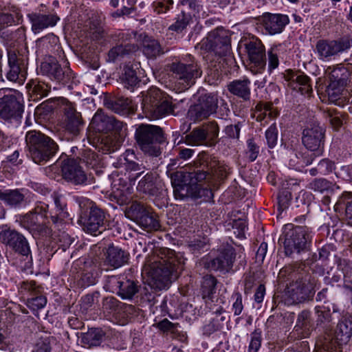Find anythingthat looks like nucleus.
<instances>
[{
	"label": "nucleus",
	"mask_w": 352,
	"mask_h": 352,
	"mask_svg": "<svg viewBox=\"0 0 352 352\" xmlns=\"http://www.w3.org/2000/svg\"><path fill=\"white\" fill-rule=\"evenodd\" d=\"M185 259L175 251L161 248L155 249L148 256L144 265V271L151 278L152 287L160 290L168 288L183 271Z\"/></svg>",
	"instance_id": "obj_2"
},
{
	"label": "nucleus",
	"mask_w": 352,
	"mask_h": 352,
	"mask_svg": "<svg viewBox=\"0 0 352 352\" xmlns=\"http://www.w3.org/2000/svg\"><path fill=\"white\" fill-rule=\"evenodd\" d=\"M31 87H32L33 92L41 98L47 95L50 90V87L43 82L32 80L31 82Z\"/></svg>",
	"instance_id": "obj_55"
},
{
	"label": "nucleus",
	"mask_w": 352,
	"mask_h": 352,
	"mask_svg": "<svg viewBox=\"0 0 352 352\" xmlns=\"http://www.w3.org/2000/svg\"><path fill=\"white\" fill-rule=\"evenodd\" d=\"M325 118L335 129H338L342 124V115L335 109L329 108L324 112Z\"/></svg>",
	"instance_id": "obj_49"
},
{
	"label": "nucleus",
	"mask_w": 352,
	"mask_h": 352,
	"mask_svg": "<svg viewBox=\"0 0 352 352\" xmlns=\"http://www.w3.org/2000/svg\"><path fill=\"white\" fill-rule=\"evenodd\" d=\"M142 52L148 58H155L164 53L159 42L147 36L142 41Z\"/></svg>",
	"instance_id": "obj_37"
},
{
	"label": "nucleus",
	"mask_w": 352,
	"mask_h": 352,
	"mask_svg": "<svg viewBox=\"0 0 352 352\" xmlns=\"http://www.w3.org/2000/svg\"><path fill=\"white\" fill-rule=\"evenodd\" d=\"M47 303V298L43 295L29 298L27 302L28 307L34 310H38L43 308Z\"/></svg>",
	"instance_id": "obj_54"
},
{
	"label": "nucleus",
	"mask_w": 352,
	"mask_h": 352,
	"mask_svg": "<svg viewBox=\"0 0 352 352\" xmlns=\"http://www.w3.org/2000/svg\"><path fill=\"white\" fill-rule=\"evenodd\" d=\"M325 139V129L318 123L308 125L302 132V142L303 145L315 156L322 155Z\"/></svg>",
	"instance_id": "obj_15"
},
{
	"label": "nucleus",
	"mask_w": 352,
	"mask_h": 352,
	"mask_svg": "<svg viewBox=\"0 0 352 352\" xmlns=\"http://www.w3.org/2000/svg\"><path fill=\"white\" fill-rule=\"evenodd\" d=\"M278 131L276 124H272L265 131L267 146L273 148L277 144Z\"/></svg>",
	"instance_id": "obj_52"
},
{
	"label": "nucleus",
	"mask_w": 352,
	"mask_h": 352,
	"mask_svg": "<svg viewBox=\"0 0 352 352\" xmlns=\"http://www.w3.org/2000/svg\"><path fill=\"white\" fill-rule=\"evenodd\" d=\"M9 70L6 74L8 80L23 84L28 74V58L26 56L16 53L14 50H8Z\"/></svg>",
	"instance_id": "obj_16"
},
{
	"label": "nucleus",
	"mask_w": 352,
	"mask_h": 352,
	"mask_svg": "<svg viewBox=\"0 0 352 352\" xmlns=\"http://www.w3.org/2000/svg\"><path fill=\"white\" fill-rule=\"evenodd\" d=\"M124 276H108L105 283L107 290L118 294Z\"/></svg>",
	"instance_id": "obj_50"
},
{
	"label": "nucleus",
	"mask_w": 352,
	"mask_h": 352,
	"mask_svg": "<svg viewBox=\"0 0 352 352\" xmlns=\"http://www.w3.org/2000/svg\"><path fill=\"white\" fill-rule=\"evenodd\" d=\"M287 157L289 166L293 169L300 171V152H297L295 150H289L288 151Z\"/></svg>",
	"instance_id": "obj_53"
},
{
	"label": "nucleus",
	"mask_w": 352,
	"mask_h": 352,
	"mask_svg": "<svg viewBox=\"0 0 352 352\" xmlns=\"http://www.w3.org/2000/svg\"><path fill=\"white\" fill-rule=\"evenodd\" d=\"M170 71L184 88L190 87L201 77L202 71L197 62L189 56V60H182L170 65Z\"/></svg>",
	"instance_id": "obj_9"
},
{
	"label": "nucleus",
	"mask_w": 352,
	"mask_h": 352,
	"mask_svg": "<svg viewBox=\"0 0 352 352\" xmlns=\"http://www.w3.org/2000/svg\"><path fill=\"white\" fill-rule=\"evenodd\" d=\"M0 242L12 249L14 252L32 261V252L26 238L15 230L5 226L0 232Z\"/></svg>",
	"instance_id": "obj_11"
},
{
	"label": "nucleus",
	"mask_w": 352,
	"mask_h": 352,
	"mask_svg": "<svg viewBox=\"0 0 352 352\" xmlns=\"http://www.w3.org/2000/svg\"><path fill=\"white\" fill-rule=\"evenodd\" d=\"M290 80L296 85L294 86V89L298 91L302 95L309 96L312 92V87L310 83V78L302 72H296L292 74Z\"/></svg>",
	"instance_id": "obj_35"
},
{
	"label": "nucleus",
	"mask_w": 352,
	"mask_h": 352,
	"mask_svg": "<svg viewBox=\"0 0 352 352\" xmlns=\"http://www.w3.org/2000/svg\"><path fill=\"white\" fill-rule=\"evenodd\" d=\"M244 46L250 60V71L253 74H262L266 65L265 50L262 42L252 37L245 41Z\"/></svg>",
	"instance_id": "obj_12"
},
{
	"label": "nucleus",
	"mask_w": 352,
	"mask_h": 352,
	"mask_svg": "<svg viewBox=\"0 0 352 352\" xmlns=\"http://www.w3.org/2000/svg\"><path fill=\"white\" fill-rule=\"evenodd\" d=\"M119 301L113 296L104 298L102 302V308L109 313L115 311L118 307Z\"/></svg>",
	"instance_id": "obj_63"
},
{
	"label": "nucleus",
	"mask_w": 352,
	"mask_h": 352,
	"mask_svg": "<svg viewBox=\"0 0 352 352\" xmlns=\"http://www.w3.org/2000/svg\"><path fill=\"white\" fill-rule=\"evenodd\" d=\"M63 177L74 185H87V176L78 161L69 158L62 162Z\"/></svg>",
	"instance_id": "obj_22"
},
{
	"label": "nucleus",
	"mask_w": 352,
	"mask_h": 352,
	"mask_svg": "<svg viewBox=\"0 0 352 352\" xmlns=\"http://www.w3.org/2000/svg\"><path fill=\"white\" fill-rule=\"evenodd\" d=\"M337 204L345 206V216L347 223L352 226V193L344 192L339 198Z\"/></svg>",
	"instance_id": "obj_47"
},
{
	"label": "nucleus",
	"mask_w": 352,
	"mask_h": 352,
	"mask_svg": "<svg viewBox=\"0 0 352 352\" xmlns=\"http://www.w3.org/2000/svg\"><path fill=\"white\" fill-rule=\"evenodd\" d=\"M104 219V212L98 207H94L88 216L80 214L78 221L82 223L84 231L97 235V233H101V229H103Z\"/></svg>",
	"instance_id": "obj_24"
},
{
	"label": "nucleus",
	"mask_w": 352,
	"mask_h": 352,
	"mask_svg": "<svg viewBox=\"0 0 352 352\" xmlns=\"http://www.w3.org/2000/svg\"><path fill=\"white\" fill-rule=\"evenodd\" d=\"M148 209V208L144 206L143 204L134 201L127 208L126 213L129 218L137 223L142 219Z\"/></svg>",
	"instance_id": "obj_46"
},
{
	"label": "nucleus",
	"mask_w": 352,
	"mask_h": 352,
	"mask_svg": "<svg viewBox=\"0 0 352 352\" xmlns=\"http://www.w3.org/2000/svg\"><path fill=\"white\" fill-rule=\"evenodd\" d=\"M131 100L123 96L107 99L104 102L105 106L116 113H124L128 110Z\"/></svg>",
	"instance_id": "obj_41"
},
{
	"label": "nucleus",
	"mask_w": 352,
	"mask_h": 352,
	"mask_svg": "<svg viewBox=\"0 0 352 352\" xmlns=\"http://www.w3.org/2000/svg\"><path fill=\"white\" fill-rule=\"evenodd\" d=\"M25 143L30 157L36 164H45L58 150L56 142L40 131L31 130L25 134Z\"/></svg>",
	"instance_id": "obj_3"
},
{
	"label": "nucleus",
	"mask_w": 352,
	"mask_h": 352,
	"mask_svg": "<svg viewBox=\"0 0 352 352\" xmlns=\"http://www.w3.org/2000/svg\"><path fill=\"white\" fill-rule=\"evenodd\" d=\"M129 254L120 248L110 245L107 250L106 261L114 268L127 263Z\"/></svg>",
	"instance_id": "obj_34"
},
{
	"label": "nucleus",
	"mask_w": 352,
	"mask_h": 352,
	"mask_svg": "<svg viewBox=\"0 0 352 352\" xmlns=\"http://www.w3.org/2000/svg\"><path fill=\"white\" fill-rule=\"evenodd\" d=\"M22 223L34 237L46 236L51 232L47 225V217L42 214L28 213L23 217Z\"/></svg>",
	"instance_id": "obj_25"
},
{
	"label": "nucleus",
	"mask_w": 352,
	"mask_h": 352,
	"mask_svg": "<svg viewBox=\"0 0 352 352\" xmlns=\"http://www.w3.org/2000/svg\"><path fill=\"white\" fill-rule=\"evenodd\" d=\"M139 192L149 196H159L163 190V185L155 174L147 173L137 186Z\"/></svg>",
	"instance_id": "obj_30"
},
{
	"label": "nucleus",
	"mask_w": 352,
	"mask_h": 352,
	"mask_svg": "<svg viewBox=\"0 0 352 352\" xmlns=\"http://www.w3.org/2000/svg\"><path fill=\"white\" fill-rule=\"evenodd\" d=\"M316 325L325 329L332 322L333 316L331 308L325 305H317L314 307Z\"/></svg>",
	"instance_id": "obj_36"
},
{
	"label": "nucleus",
	"mask_w": 352,
	"mask_h": 352,
	"mask_svg": "<svg viewBox=\"0 0 352 352\" xmlns=\"http://www.w3.org/2000/svg\"><path fill=\"white\" fill-rule=\"evenodd\" d=\"M318 280L308 273H300L285 289V300L291 305L306 303L314 300Z\"/></svg>",
	"instance_id": "obj_4"
},
{
	"label": "nucleus",
	"mask_w": 352,
	"mask_h": 352,
	"mask_svg": "<svg viewBox=\"0 0 352 352\" xmlns=\"http://www.w3.org/2000/svg\"><path fill=\"white\" fill-rule=\"evenodd\" d=\"M138 291L139 286L138 285V282L130 280L124 276L118 295L122 299L131 300Z\"/></svg>",
	"instance_id": "obj_38"
},
{
	"label": "nucleus",
	"mask_w": 352,
	"mask_h": 352,
	"mask_svg": "<svg viewBox=\"0 0 352 352\" xmlns=\"http://www.w3.org/2000/svg\"><path fill=\"white\" fill-rule=\"evenodd\" d=\"M201 48L212 52L219 56H225L231 51V39L229 31L217 28L210 31L201 43Z\"/></svg>",
	"instance_id": "obj_8"
},
{
	"label": "nucleus",
	"mask_w": 352,
	"mask_h": 352,
	"mask_svg": "<svg viewBox=\"0 0 352 352\" xmlns=\"http://www.w3.org/2000/svg\"><path fill=\"white\" fill-rule=\"evenodd\" d=\"M144 109L151 119H159L174 111V106L168 96L157 87H151L143 99Z\"/></svg>",
	"instance_id": "obj_7"
},
{
	"label": "nucleus",
	"mask_w": 352,
	"mask_h": 352,
	"mask_svg": "<svg viewBox=\"0 0 352 352\" xmlns=\"http://www.w3.org/2000/svg\"><path fill=\"white\" fill-rule=\"evenodd\" d=\"M250 84V79L244 76L241 79L231 81L228 84L227 88L232 95L243 99L244 101H248L251 95Z\"/></svg>",
	"instance_id": "obj_32"
},
{
	"label": "nucleus",
	"mask_w": 352,
	"mask_h": 352,
	"mask_svg": "<svg viewBox=\"0 0 352 352\" xmlns=\"http://www.w3.org/2000/svg\"><path fill=\"white\" fill-rule=\"evenodd\" d=\"M28 17L31 22L32 30L34 34L54 26L59 20V17L54 14H45L40 12L28 14Z\"/></svg>",
	"instance_id": "obj_29"
},
{
	"label": "nucleus",
	"mask_w": 352,
	"mask_h": 352,
	"mask_svg": "<svg viewBox=\"0 0 352 352\" xmlns=\"http://www.w3.org/2000/svg\"><path fill=\"white\" fill-rule=\"evenodd\" d=\"M122 82L124 87L133 89L139 82L135 69L133 64H126L123 68V72L120 76Z\"/></svg>",
	"instance_id": "obj_39"
},
{
	"label": "nucleus",
	"mask_w": 352,
	"mask_h": 352,
	"mask_svg": "<svg viewBox=\"0 0 352 352\" xmlns=\"http://www.w3.org/2000/svg\"><path fill=\"white\" fill-rule=\"evenodd\" d=\"M135 138L140 148L151 156L161 153L160 144L164 141L162 128L156 125L142 124L135 133Z\"/></svg>",
	"instance_id": "obj_6"
},
{
	"label": "nucleus",
	"mask_w": 352,
	"mask_h": 352,
	"mask_svg": "<svg viewBox=\"0 0 352 352\" xmlns=\"http://www.w3.org/2000/svg\"><path fill=\"white\" fill-rule=\"evenodd\" d=\"M307 188L314 192L324 193L333 192L338 186L324 178H316L309 183Z\"/></svg>",
	"instance_id": "obj_43"
},
{
	"label": "nucleus",
	"mask_w": 352,
	"mask_h": 352,
	"mask_svg": "<svg viewBox=\"0 0 352 352\" xmlns=\"http://www.w3.org/2000/svg\"><path fill=\"white\" fill-rule=\"evenodd\" d=\"M225 313L226 311L221 306L217 307L212 311V316L210 322L203 327L204 335L209 336L223 328V324L222 322L226 320V316H223V314Z\"/></svg>",
	"instance_id": "obj_33"
},
{
	"label": "nucleus",
	"mask_w": 352,
	"mask_h": 352,
	"mask_svg": "<svg viewBox=\"0 0 352 352\" xmlns=\"http://www.w3.org/2000/svg\"><path fill=\"white\" fill-rule=\"evenodd\" d=\"M82 160L88 166L94 168L98 163V155L91 151H85Z\"/></svg>",
	"instance_id": "obj_62"
},
{
	"label": "nucleus",
	"mask_w": 352,
	"mask_h": 352,
	"mask_svg": "<svg viewBox=\"0 0 352 352\" xmlns=\"http://www.w3.org/2000/svg\"><path fill=\"white\" fill-rule=\"evenodd\" d=\"M141 228L146 231L157 230L160 228V221L157 215L149 208L143 215L138 222H137Z\"/></svg>",
	"instance_id": "obj_42"
},
{
	"label": "nucleus",
	"mask_w": 352,
	"mask_h": 352,
	"mask_svg": "<svg viewBox=\"0 0 352 352\" xmlns=\"http://www.w3.org/2000/svg\"><path fill=\"white\" fill-rule=\"evenodd\" d=\"M63 111L65 116L63 124L65 130L74 135H77L83 125L80 113L69 101L63 104Z\"/></svg>",
	"instance_id": "obj_27"
},
{
	"label": "nucleus",
	"mask_w": 352,
	"mask_h": 352,
	"mask_svg": "<svg viewBox=\"0 0 352 352\" xmlns=\"http://www.w3.org/2000/svg\"><path fill=\"white\" fill-rule=\"evenodd\" d=\"M338 268L340 270L344 278H351L352 276V261L346 259H338Z\"/></svg>",
	"instance_id": "obj_59"
},
{
	"label": "nucleus",
	"mask_w": 352,
	"mask_h": 352,
	"mask_svg": "<svg viewBox=\"0 0 352 352\" xmlns=\"http://www.w3.org/2000/svg\"><path fill=\"white\" fill-rule=\"evenodd\" d=\"M261 345V332L255 330L251 334V340L248 346V352H258Z\"/></svg>",
	"instance_id": "obj_58"
},
{
	"label": "nucleus",
	"mask_w": 352,
	"mask_h": 352,
	"mask_svg": "<svg viewBox=\"0 0 352 352\" xmlns=\"http://www.w3.org/2000/svg\"><path fill=\"white\" fill-rule=\"evenodd\" d=\"M113 38L118 43L108 52L107 60L109 62H115L135 52L138 49V45L131 43V40L134 37L130 33L120 32L115 34Z\"/></svg>",
	"instance_id": "obj_17"
},
{
	"label": "nucleus",
	"mask_w": 352,
	"mask_h": 352,
	"mask_svg": "<svg viewBox=\"0 0 352 352\" xmlns=\"http://www.w3.org/2000/svg\"><path fill=\"white\" fill-rule=\"evenodd\" d=\"M318 168L321 174L327 175L335 169V164L329 159H323L318 163Z\"/></svg>",
	"instance_id": "obj_64"
},
{
	"label": "nucleus",
	"mask_w": 352,
	"mask_h": 352,
	"mask_svg": "<svg viewBox=\"0 0 352 352\" xmlns=\"http://www.w3.org/2000/svg\"><path fill=\"white\" fill-rule=\"evenodd\" d=\"M284 241L285 252L291 256L294 252L300 253L306 250L311 236L306 227L296 226L285 233Z\"/></svg>",
	"instance_id": "obj_13"
},
{
	"label": "nucleus",
	"mask_w": 352,
	"mask_h": 352,
	"mask_svg": "<svg viewBox=\"0 0 352 352\" xmlns=\"http://www.w3.org/2000/svg\"><path fill=\"white\" fill-rule=\"evenodd\" d=\"M235 256L234 248L226 245L220 250L216 258L206 263L205 266L210 270L228 272L232 267Z\"/></svg>",
	"instance_id": "obj_23"
},
{
	"label": "nucleus",
	"mask_w": 352,
	"mask_h": 352,
	"mask_svg": "<svg viewBox=\"0 0 352 352\" xmlns=\"http://www.w3.org/2000/svg\"><path fill=\"white\" fill-rule=\"evenodd\" d=\"M0 200L10 206H17L24 200V195L19 190H0Z\"/></svg>",
	"instance_id": "obj_40"
},
{
	"label": "nucleus",
	"mask_w": 352,
	"mask_h": 352,
	"mask_svg": "<svg viewBox=\"0 0 352 352\" xmlns=\"http://www.w3.org/2000/svg\"><path fill=\"white\" fill-rule=\"evenodd\" d=\"M173 5V0H157L153 3V8L156 13L162 14L169 10Z\"/></svg>",
	"instance_id": "obj_57"
},
{
	"label": "nucleus",
	"mask_w": 352,
	"mask_h": 352,
	"mask_svg": "<svg viewBox=\"0 0 352 352\" xmlns=\"http://www.w3.org/2000/svg\"><path fill=\"white\" fill-rule=\"evenodd\" d=\"M352 40L348 37L340 38L338 40H319L316 45V52L320 59L329 60L331 56L349 49Z\"/></svg>",
	"instance_id": "obj_18"
},
{
	"label": "nucleus",
	"mask_w": 352,
	"mask_h": 352,
	"mask_svg": "<svg viewBox=\"0 0 352 352\" xmlns=\"http://www.w3.org/2000/svg\"><path fill=\"white\" fill-rule=\"evenodd\" d=\"M104 333L98 328H91L83 334L82 340L83 343L88 344L89 346H98L102 341Z\"/></svg>",
	"instance_id": "obj_44"
},
{
	"label": "nucleus",
	"mask_w": 352,
	"mask_h": 352,
	"mask_svg": "<svg viewBox=\"0 0 352 352\" xmlns=\"http://www.w3.org/2000/svg\"><path fill=\"white\" fill-rule=\"evenodd\" d=\"M24 111L22 96L9 93L0 98V117L6 120L19 122Z\"/></svg>",
	"instance_id": "obj_14"
},
{
	"label": "nucleus",
	"mask_w": 352,
	"mask_h": 352,
	"mask_svg": "<svg viewBox=\"0 0 352 352\" xmlns=\"http://www.w3.org/2000/svg\"><path fill=\"white\" fill-rule=\"evenodd\" d=\"M247 154L251 162H254L259 154V146L253 139H249L247 141Z\"/></svg>",
	"instance_id": "obj_60"
},
{
	"label": "nucleus",
	"mask_w": 352,
	"mask_h": 352,
	"mask_svg": "<svg viewBox=\"0 0 352 352\" xmlns=\"http://www.w3.org/2000/svg\"><path fill=\"white\" fill-rule=\"evenodd\" d=\"M289 21L288 16L281 14L265 13L262 16L265 30L272 35L280 33Z\"/></svg>",
	"instance_id": "obj_28"
},
{
	"label": "nucleus",
	"mask_w": 352,
	"mask_h": 352,
	"mask_svg": "<svg viewBox=\"0 0 352 352\" xmlns=\"http://www.w3.org/2000/svg\"><path fill=\"white\" fill-rule=\"evenodd\" d=\"M218 107L217 94L208 93L199 97L197 104L191 107L189 114L195 121H201L214 113Z\"/></svg>",
	"instance_id": "obj_20"
},
{
	"label": "nucleus",
	"mask_w": 352,
	"mask_h": 352,
	"mask_svg": "<svg viewBox=\"0 0 352 352\" xmlns=\"http://www.w3.org/2000/svg\"><path fill=\"white\" fill-rule=\"evenodd\" d=\"M219 127L214 121L196 127L185 137V143L190 146H212L217 143Z\"/></svg>",
	"instance_id": "obj_10"
},
{
	"label": "nucleus",
	"mask_w": 352,
	"mask_h": 352,
	"mask_svg": "<svg viewBox=\"0 0 352 352\" xmlns=\"http://www.w3.org/2000/svg\"><path fill=\"white\" fill-rule=\"evenodd\" d=\"M267 57H268V70L269 72H272V70L276 69L279 65V60L277 53V50L275 48H271L267 52Z\"/></svg>",
	"instance_id": "obj_61"
},
{
	"label": "nucleus",
	"mask_w": 352,
	"mask_h": 352,
	"mask_svg": "<svg viewBox=\"0 0 352 352\" xmlns=\"http://www.w3.org/2000/svg\"><path fill=\"white\" fill-rule=\"evenodd\" d=\"M350 73L344 66L338 65L329 72V83L327 92L330 98L336 100L347 84Z\"/></svg>",
	"instance_id": "obj_21"
},
{
	"label": "nucleus",
	"mask_w": 352,
	"mask_h": 352,
	"mask_svg": "<svg viewBox=\"0 0 352 352\" xmlns=\"http://www.w3.org/2000/svg\"><path fill=\"white\" fill-rule=\"evenodd\" d=\"M191 20L190 14L182 12V14L178 16L176 21L169 26L168 30L177 33L182 32L190 24Z\"/></svg>",
	"instance_id": "obj_48"
},
{
	"label": "nucleus",
	"mask_w": 352,
	"mask_h": 352,
	"mask_svg": "<svg viewBox=\"0 0 352 352\" xmlns=\"http://www.w3.org/2000/svg\"><path fill=\"white\" fill-rule=\"evenodd\" d=\"M90 126L96 131L107 133L112 130H120L122 127V122L105 114L102 109H98L92 118Z\"/></svg>",
	"instance_id": "obj_26"
},
{
	"label": "nucleus",
	"mask_w": 352,
	"mask_h": 352,
	"mask_svg": "<svg viewBox=\"0 0 352 352\" xmlns=\"http://www.w3.org/2000/svg\"><path fill=\"white\" fill-rule=\"evenodd\" d=\"M314 329L312 313L309 309H303L298 313L296 325L294 327V333L298 338H305L311 334Z\"/></svg>",
	"instance_id": "obj_31"
},
{
	"label": "nucleus",
	"mask_w": 352,
	"mask_h": 352,
	"mask_svg": "<svg viewBox=\"0 0 352 352\" xmlns=\"http://www.w3.org/2000/svg\"><path fill=\"white\" fill-rule=\"evenodd\" d=\"M217 280L211 275L204 276L201 283V295L203 298H211L216 292Z\"/></svg>",
	"instance_id": "obj_45"
},
{
	"label": "nucleus",
	"mask_w": 352,
	"mask_h": 352,
	"mask_svg": "<svg viewBox=\"0 0 352 352\" xmlns=\"http://www.w3.org/2000/svg\"><path fill=\"white\" fill-rule=\"evenodd\" d=\"M352 337V313L343 312L333 334L326 333L321 347L325 352H341L338 346L347 344Z\"/></svg>",
	"instance_id": "obj_5"
},
{
	"label": "nucleus",
	"mask_w": 352,
	"mask_h": 352,
	"mask_svg": "<svg viewBox=\"0 0 352 352\" xmlns=\"http://www.w3.org/2000/svg\"><path fill=\"white\" fill-rule=\"evenodd\" d=\"M41 72L63 85L72 82L74 79L72 69L69 67H61L56 59L52 56L41 63Z\"/></svg>",
	"instance_id": "obj_19"
},
{
	"label": "nucleus",
	"mask_w": 352,
	"mask_h": 352,
	"mask_svg": "<svg viewBox=\"0 0 352 352\" xmlns=\"http://www.w3.org/2000/svg\"><path fill=\"white\" fill-rule=\"evenodd\" d=\"M288 187L282 189L278 194L277 202L278 210L283 211L289 206V201L292 199L291 192L288 190Z\"/></svg>",
	"instance_id": "obj_51"
},
{
	"label": "nucleus",
	"mask_w": 352,
	"mask_h": 352,
	"mask_svg": "<svg viewBox=\"0 0 352 352\" xmlns=\"http://www.w3.org/2000/svg\"><path fill=\"white\" fill-rule=\"evenodd\" d=\"M75 199L78 204V206L81 210L82 215H83V214L85 215V213L88 210L91 211L93 210L94 207H98L94 201L86 197H75Z\"/></svg>",
	"instance_id": "obj_56"
},
{
	"label": "nucleus",
	"mask_w": 352,
	"mask_h": 352,
	"mask_svg": "<svg viewBox=\"0 0 352 352\" xmlns=\"http://www.w3.org/2000/svg\"><path fill=\"white\" fill-rule=\"evenodd\" d=\"M200 168L193 172H177L172 176L173 193L177 199L199 198L202 190L198 183L204 181L210 186L227 176V166L212 155H203L200 157Z\"/></svg>",
	"instance_id": "obj_1"
}]
</instances>
